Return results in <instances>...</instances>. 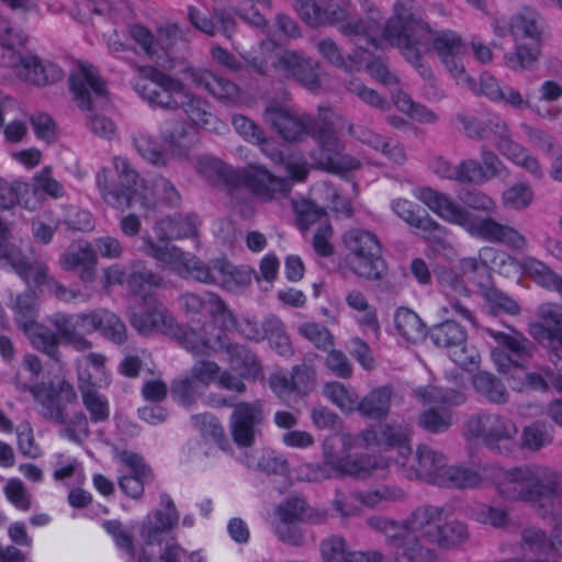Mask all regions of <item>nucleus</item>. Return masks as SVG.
<instances>
[{
  "label": "nucleus",
  "instance_id": "obj_1",
  "mask_svg": "<svg viewBox=\"0 0 562 562\" xmlns=\"http://www.w3.org/2000/svg\"><path fill=\"white\" fill-rule=\"evenodd\" d=\"M262 117L286 142H300L304 136L312 137L317 144L314 158L321 168L337 172L353 167L350 156H341L344 144L337 136V130L342 127L339 124L342 115L331 108L319 105L317 115L313 116L269 103Z\"/></svg>",
  "mask_w": 562,
  "mask_h": 562
},
{
  "label": "nucleus",
  "instance_id": "obj_2",
  "mask_svg": "<svg viewBox=\"0 0 562 562\" xmlns=\"http://www.w3.org/2000/svg\"><path fill=\"white\" fill-rule=\"evenodd\" d=\"M411 36L413 43L423 47L424 52L435 50L448 71L458 80L464 75V67L459 56L464 44L459 34L445 30L432 32L430 25L424 20L423 9L415 0H398L394 4L391 16Z\"/></svg>",
  "mask_w": 562,
  "mask_h": 562
},
{
  "label": "nucleus",
  "instance_id": "obj_3",
  "mask_svg": "<svg viewBox=\"0 0 562 562\" xmlns=\"http://www.w3.org/2000/svg\"><path fill=\"white\" fill-rule=\"evenodd\" d=\"M416 198L448 223L462 226L470 235L505 244L513 249H524L526 238L514 227L501 224L492 217H475L446 193L424 187L416 190Z\"/></svg>",
  "mask_w": 562,
  "mask_h": 562
},
{
  "label": "nucleus",
  "instance_id": "obj_4",
  "mask_svg": "<svg viewBox=\"0 0 562 562\" xmlns=\"http://www.w3.org/2000/svg\"><path fill=\"white\" fill-rule=\"evenodd\" d=\"M113 166V169L102 168L95 177L104 202L122 211L135 205L144 210L154 209L156 200L151 189L146 186L130 161L115 157Z\"/></svg>",
  "mask_w": 562,
  "mask_h": 562
},
{
  "label": "nucleus",
  "instance_id": "obj_5",
  "mask_svg": "<svg viewBox=\"0 0 562 562\" xmlns=\"http://www.w3.org/2000/svg\"><path fill=\"white\" fill-rule=\"evenodd\" d=\"M201 168L210 181L231 186L243 182L254 194L265 200L285 196L292 187L290 180L278 178L262 167H251L239 173L221 160H211L201 164Z\"/></svg>",
  "mask_w": 562,
  "mask_h": 562
},
{
  "label": "nucleus",
  "instance_id": "obj_6",
  "mask_svg": "<svg viewBox=\"0 0 562 562\" xmlns=\"http://www.w3.org/2000/svg\"><path fill=\"white\" fill-rule=\"evenodd\" d=\"M348 250L347 262L358 277L369 281L382 280L387 273V265L382 257L379 237L367 229L351 228L342 235Z\"/></svg>",
  "mask_w": 562,
  "mask_h": 562
},
{
  "label": "nucleus",
  "instance_id": "obj_7",
  "mask_svg": "<svg viewBox=\"0 0 562 562\" xmlns=\"http://www.w3.org/2000/svg\"><path fill=\"white\" fill-rule=\"evenodd\" d=\"M144 251L157 261L171 266L184 279H192L206 285H216L222 258L204 261L195 255L184 252L182 249L169 245L155 244L150 238L144 239Z\"/></svg>",
  "mask_w": 562,
  "mask_h": 562
},
{
  "label": "nucleus",
  "instance_id": "obj_8",
  "mask_svg": "<svg viewBox=\"0 0 562 562\" xmlns=\"http://www.w3.org/2000/svg\"><path fill=\"white\" fill-rule=\"evenodd\" d=\"M464 429L468 437L481 440L485 448L499 454H509L516 448L518 427L507 416L474 414L467 419Z\"/></svg>",
  "mask_w": 562,
  "mask_h": 562
},
{
  "label": "nucleus",
  "instance_id": "obj_9",
  "mask_svg": "<svg viewBox=\"0 0 562 562\" xmlns=\"http://www.w3.org/2000/svg\"><path fill=\"white\" fill-rule=\"evenodd\" d=\"M135 91L151 105L177 110L186 97L183 82L155 67H144L134 82Z\"/></svg>",
  "mask_w": 562,
  "mask_h": 562
},
{
  "label": "nucleus",
  "instance_id": "obj_10",
  "mask_svg": "<svg viewBox=\"0 0 562 562\" xmlns=\"http://www.w3.org/2000/svg\"><path fill=\"white\" fill-rule=\"evenodd\" d=\"M15 387L21 392H29L42 406V415L54 424L65 423L61 401L74 403L77 394L71 384L60 381L56 386L53 383H35L34 379L25 380L22 372L14 378Z\"/></svg>",
  "mask_w": 562,
  "mask_h": 562
},
{
  "label": "nucleus",
  "instance_id": "obj_11",
  "mask_svg": "<svg viewBox=\"0 0 562 562\" xmlns=\"http://www.w3.org/2000/svg\"><path fill=\"white\" fill-rule=\"evenodd\" d=\"M432 342L448 350L450 359L460 368L469 370L479 363L480 355L474 347L468 346L465 329L454 321H445L429 330Z\"/></svg>",
  "mask_w": 562,
  "mask_h": 562
},
{
  "label": "nucleus",
  "instance_id": "obj_12",
  "mask_svg": "<svg viewBox=\"0 0 562 562\" xmlns=\"http://www.w3.org/2000/svg\"><path fill=\"white\" fill-rule=\"evenodd\" d=\"M77 105L83 111L103 109L108 103L105 81L91 65L81 64L69 77Z\"/></svg>",
  "mask_w": 562,
  "mask_h": 562
},
{
  "label": "nucleus",
  "instance_id": "obj_13",
  "mask_svg": "<svg viewBox=\"0 0 562 562\" xmlns=\"http://www.w3.org/2000/svg\"><path fill=\"white\" fill-rule=\"evenodd\" d=\"M486 330L498 345L492 350V358L501 372L506 373L512 366L524 367L536 351L535 344L519 331Z\"/></svg>",
  "mask_w": 562,
  "mask_h": 562
},
{
  "label": "nucleus",
  "instance_id": "obj_14",
  "mask_svg": "<svg viewBox=\"0 0 562 562\" xmlns=\"http://www.w3.org/2000/svg\"><path fill=\"white\" fill-rule=\"evenodd\" d=\"M265 411L262 401L236 403L229 418V430L234 442L239 448L251 447L257 436L261 435Z\"/></svg>",
  "mask_w": 562,
  "mask_h": 562
},
{
  "label": "nucleus",
  "instance_id": "obj_15",
  "mask_svg": "<svg viewBox=\"0 0 562 562\" xmlns=\"http://www.w3.org/2000/svg\"><path fill=\"white\" fill-rule=\"evenodd\" d=\"M384 536L386 544L394 552L398 562H424L432 558V552L424 548L417 537L412 536L406 527V519L397 522L391 519Z\"/></svg>",
  "mask_w": 562,
  "mask_h": 562
},
{
  "label": "nucleus",
  "instance_id": "obj_16",
  "mask_svg": "<svg viewBox=\"0 0 562 562\" xmlns=\"http://www.w3.org/2000/svg\"><path fill=\"white\" fill-rule=\"evenodd\" d=\"M272 68L285 78L296 80L308 90L314 91L321 87L317 64L303 53L285 50L272 61Z\"/></svg>",
  "mask_w": 562,
  "mask_h": 562
},
{
  "label": "nucleus",
  "instance_id": "obj_17",
  "mask_svg": "<svg viewBox=\"0 0 562 562\" xmlns=\"http://www.w3.org/2000/svg\"><path fill=\"white\" fill-rule=\"evenodd\" d=\"M179 302L192 321L200 322L201 317L209 315L213 318L221 316L226 325L235 326L236 324L233 313L222 297L214 292L205 291L202 294L187 292L179 296Z\"/></svg>",
  "mask_w": 562,
  "mask_h": 562
},
{
  "label": "nucleus",
  "instance_id": "obj_18",
  "mask_svg": "<svg viewBox=\"0 0 562 562\" xmlns=\"http://www.w3.org/2000/svg\"><path fill=\"white\" fill-rule=\"evenodd\" d=\"M160 505L166 512L156 509L147 515L140 527V537L146 546L160 544L162 538L179 521V513L168 494L160 496Z\"/></svg>",
  "mask_w": 562,
  "mask_h": 562
},
{
  "label": "nucleus",
  "instance_id": "obj_19",
  "mask_svg": "<svg viewBox=\"0 0 562 562\" xmlns=\"http://www.w3.org/2000/svg\"><path fill=\"white\" fill-rule=\"evenodd\" d=\"M146 311L134 312L130 315L132 327L140 335L153 333L169 335L172 333L176 319L169 310L153 297L146 300Z\"/></svg>",
  "mask_w": 562,
  "mask_h": 562
},
{
  "label": "nucleus",
  "instance_id": "obj_20",
  "mask_svg": "<svg viewBox=\"0 0 562 562\" xmlns=\"http://www.w3.org/2000/svg\"><path fill=\"white\" fill-rule=\"evenodd\" d=\"M530 503L542 505V501L562 498V473L548 467H528Z\"/></svg>",
  "mask_w": 562,
  "mask_h": 562
},
{
  "label": "nucleus",
  "instance_id": "obj_21",
  "mask_svg": "<svg viewBox=\"0 0 562 562\" xmlns=\"http://www.w3.org/2000/svg\"><path fill=\"white\" fill-rule=\"evenodd\" d=\"M446 463V457L441 452L434 450L427 445H419L413 463L409 467H403L404 474L411 480L419 479L438 485Z\"/></svg>",
  "mask_w": 562,
  "mask_h": 562
},
{
  "label": "nucleus",
  "instance_id": "obj_22",
  "mask_svg": "<svg viewBox=\"0 0 562 562\" xmlns=\"http://www.w3.org/2000/svg\"><path fill=\"white\" fill-rule=\"evenodd\" d=\"M404 26L398 25L396 20L391 18L385 23L383 29V37L392 45L402 50L405 59L411 63L425 79H432L434 75L431 69L423 61L422 53H425L423 47L413 43L411 36L403 30Z\"/></svg>",
  "mask_w": 562,
  "mask_h": 562
},
{
  "label": "nucleus",
  "instance_id": "obj_23",
  "mask_svg": "<svg viewBox=\"0 0 562 562\" xmlns=\"http://www.w3.org/2000/svg\"><path fill=\"white\" fill-rule=\"evenodd\" d=\"M7 267H11L27 284L31 278L36 285H41L46 279L47 266L41 261H29L11 243L0 246V268Z\"/></svg>",
  "mask_w": 562,
  "mask_h": 562
},
{
  "label": "nucleus",
  "instance_id": "obj_24",
  "mask_svg": "<svg viewBox=\"0 0 562 562\" xmlns=\"http://www.w3.org/2000/svg\"><path fill=\"white\" fill-rule=\"evenodd\" d=\"M59 265L66 271L80 268L79 278L85 282H91L95 278L97 255L91 244L78 240L63 252Z\"/></svg>",
  "mask_w": 562,
  "mask_h": 562
},
{
  "label": "nucleus",
  "instance_id": "obj_25",
  "mask_svg": "<svg viewBox=\"0 0 562 562\" xmlns=\"http://www.w3.org/2000/svg\"><path fill=\"white\" fill-rule=\"evenodd\" d=\"M445 513L446 508L441 506H419L406 518V527L420 543L422 541L431 543Z\"/></svg>",
  "mask_w": 562,
  "mask_h": 562
},
{
  "label": "nucleus",
  "instance_id": "obj_26",
  "mask_svg": "<svg viewBox=\"0 0 562 562\" xmlns=\"http://www.w3.org/2000/svg\"><path fill=\"white\" fill-rule=\"evenodd\" d=\"M21 66L20 75L29 82L36 86H46L59 81L64 72L55 64L43 61L32 54L19 57Z\"/></svg>",
  "mask_w": 562,
  "mask_h": 562
},
{
  "label": "nucleus",
  "instance_id": "obj_27",
  "mask_svg": "<svg viewBox=\"0 0 562 562\" xmlns=\"http://www.w3.org/2000/svg\"><path fill=\"white\" fill-rule=\"evenodd\" d=\"M379 12L367 19H355L349 15L348 20L339 26V32L350 37L360 50L368 46L378 47L376 34L380 31Z\"/></svg>",
  "mask_w": 562,
  "mask_h": 562
},
{
  "label": "nucleus",
  "instance_id": "obj_28",
  "mask_svg": "<svg viewBox=\"0 0 562 562\" xmlns=\"http://www.w3.org/2000/svg\"><path fill=\"white\" fill-rule=\"evenodd\" d=\"M192 123L199 127L214 133H221L226 124L210 111V103L187 91L180 105Z\"/></svg>",
  "mask_w": 562,
  "mask_h": 562
},
{
  "label": "nucleus",
  "instance_id": "obj_29",
  "mask_svg": "<svg viewBox=\"0 0 562 562\" xmlns=\"http://www.w3.org/2000/svg\"><path fill=\"white\" fill-rule=\"evenodd\" d=\"M194 86L205 89L216 100L226 104L235 103L239 99L240 90L235 82L207 69L195 74Z\"/></svg>",
  "mask_w": 562,
  "mask_h": 562
},
{
  "label": "nucleus",
  "instance_id": "obj_30",
  "mask_svg": "<svg viewBox=\"0 0 562 562\" xmlns=\"http://www.w3.org/2000/svg\"><path fill=\"white\" fill-rule=\"evenodd\" d=\"M324 462L342 475H349L360 480L369 477L378 467L376 458L370 454L336 458L325 452Z\"/></svg>",
  "mask_w": 562,
  "mask_h": 562
},
{
  "label": "nucleus",
  "instance_id": "obj_31",
  "mask_svg": "<svg viewBox=\"0 0 562 562\" xmlns=\"http://www.w3.org/2000/svg\"><path fill=\"white\" fill-rule=\"evenodd\" d=\"M392 209L407 224L426 233L427 238H436L443 231L441 225L430 217L426 211L423 210V214H420L419 207L411 201L397 199L393 202Z\"/></svg>",
  "mask_w": 562,
  "mask_h": 562
},
{
  "label": "nucleus",
  "instance_id": "obj_32",
  "mask_svg": "<svg viewBox=\"0 0 562 562\" xmlns=\"http://www.w3.org/2000/svg\"><path fill=\"white\" fill-rule=\"evenodd\" d=\"M528 467H518L507 470L497 484L499 495L507 501H522L530 503L533 495L529 490Z\"/></svg>",
  "mask_w": 562,
  "mask_h": 562
},
{
  "label": "nucleus",
  "instance_id": "obj_33",
  "mask_svg": "<svg viewBox=\"0 0 562 562\" xmlns=\"http://www.w3.org/2000/svg\"><path fill=\"white\" fill-rule=\"evenodd\" d=\"M482 482L483 475L476 467L446 463L438 486L468 490L480 486Z\"/></svg>",
  "mask_w": 562,
  "mask_h": 562
},
{
  "label": "nucleus",
  "instance_id": "obj_34",
  "mask_svg": "<svg viewBox=\"0 0 562 562\" xmlns=\"http://www.w3.org/2000/svg\"><path fill=\"white\" fill-rule=\"evenodd\" d=\"M392 396L393 387L391 385L375 387L358 403L357 409L367 418L384 419L390 413Z\"/></svg>",
  "mask_w": 562,
  "mask_h": 562
},
{
  "label": "nucleus",
  "instance_id": "obj_35",
  "mask_svg": "<svg viewBox=\"0 0 562 562\" xmlns=\"http://www.w3.org/2000/svg\"><path fill=\"white\" fill-rule=\"evenodd\" d=\"M48 322L56 329L64 344L72 346L78 351H86L92 348L90 340L82 334L75 333L74 314L57 312L49 316Z\"/></svg>",
  "mask_w": 562,
  "mask_h": 562
},
{
  "label": "nucleus",
  "instance_id": "obj_36",
  "mask_svg": "<svg viewBox=\"0 0 562 562\" xmlns=\"http://www.w3.org/2000/svg\"><path fill=\"white\" fill-rule=\"evenodd\" d=\"M474 390L487 402L503 405L508 402V391L501 379L486 371H479L473 376Z\"/></svg>",
  "mask_w": 562,
  "mask_h": 562
},
{
  "label": "nucleus",
  "instance_id": "obj_37",
  "mask_svg": "<svg viewBox=\"0 0 562 562\" xmlns=\"http://www.w3.org/2000/svg\"><path fill=\"white\" fill-rule=\"evenodd\" d=\"M162 284V277L154 272L146 262L134 261L131 263L127 285L132 293L140 295L153 288H160Z\"/></svg>",
  "mask_w": 562,
  "mask_h": 562
},
{
  "label": "nucleus",
  "instance_id": "obj_38",
  "mask_svg": "<svg viewBox=\"0 0 562 562\" xmlns=\"http://www.w3.org/2000/svg\"><path fill=\"white\" fill-rule=\"evenodd\" d=\"M539 20L540 16L535 10L525 8L512 18L509 33L516 41L524 38H528L531 43L542 41Z\"/></svg>",
  "mask_w": 562,
  "mask_h": 562
},
{
  "label": "nucleus",
  "instance_id": "obj_39",
  "mask_svg": "<svg viewBox=\"0 0 562 562\" xmlns=\"http://www.w3.org/2000/svg\"><path fill=\"white\" fill-rule=\"evenodd\" d=\"M397 333L408 342L416 344L427 336L426 325L412 310L400 307L394 315Z\"/></svg>",
  "mask_w": 562,
  "mask_h": 562
},
{
  "label": "nucleus",
  "instance_id": "obj_40",
  "mask_svg": "<svg viewBox=\"0 0 562 562\" xmlns=\"http://www.w3.org/2000/svg\"><path fill=\"white\" fill-rule=\"evenodd\" d=\"M14 321L23 330H30L37 325L38 317V297L34 290L27 289L19 294L15 300Z\"/></svg>",
  "mask_w": 562,
  "mask_h": 562
},
{
  "label": "nucleus",
  "instance_id": "obj_41",
  "mask_svg": "<svg viewBox=\"0 0 562 562\" xmlns=\"http://www.w3.org/2000/svg\"><path fill=\"white\" fill-rule=\"evenodd\" d=\"M27 335L32 346L46 355L52 360L60 361L59 345L61 339L57 333L52 331L47 326L37 324L34 328L24 331Z\"/></svg>",
  "mask_w": 562,
  "mask_h": 562
},
{
  "label": "nucleus",
  "instance_id": "obj_42",
  "mask_svg": "<svg viewBox=\"0 0 562 562\" xmlns=\"http://www.w3.org/2000/svg\"><path fill=\"white\" fill-rule=\"evenodd\" d=\"M263 333H256L252 336L254 339L268 338L270 346L280 356H290L293 353L291 341L289 336L285 334L283 323L277 317H269L262 323Z\"/></svg>",
  "mask_w": 562,
  "mask_h": 562
},
{
  "label": "nucleus",
  "instance_id": "obj_43",
  "mask_svg": "<svg viewBox=\"0 0 562 562\" xmlns=\"http://www.w3.org/2000/svg\"><path fill=\"white\" fill-rule=\"evenodd\" d=\"M542 41H536L529 44H517L515 52L506 53L504 55L505 65L517 71L530 69L535 63L538 61L541 55Z\"/></svg>",
  "mask_w": 562,
  "mask_h": 562
},
{
  "label": "nucleus",
  "instance_id": "obj_44",
  "mask_svg": "<svg viewBox=\"0 0 562 562\" xmlns=\"http://www.w3.org/2000/svg\"><path fill=\"white\" fill-rule=\"evenodd\" d=\"M161 241L171 238H187L196 234L193 216H175L168 221H161L155 227Z\"/></svg>",
  "mask_w": 562,
  "mask_h": 562
},
{
  "label": "nucleus",
  "instance_id": "obj_45",
  "mask_svg": "<svg viewBox=\"0 0 562 562\" xmlns=\"http://www.w3.org/2000/svg\"><path fill=\"white\" fill-rule=\"evenodd\" d=\"M97 331L116 345L127 340V328L123 321L105 308H98Z\"/></svg>",
  "mask_w": 562,
  "mask_h": 562
},
{
  "label": "nucleus",
  "instance_id": "obj_46",
  "mask_svg": "<svg viewBox=\"0 0 562 562\" xmlns=\"http://www.w3.org/2000/svg\"><path fill=\"white\" fill-rule=\"evenodd\" d=\"M412 430L406 425L387 424L381 428V442L390 447H398L400 458L396 463L402 467L406 465L408 456L411 454V448L407 446Z\"/></svg>",
  "mask_w": 562,
  "mask_h": 562
},
{
  "label": "nucleus",
  "instance_id": "obj_47",
  "mask_svg": "<svg viewBox=\"0 0 562 562\" xmlns=\"http://www.w3.org/2000/svg\"><path fill=\"white\" fill-rule=\"evenodd\" d=\"M221 269L216 285L227 291L235 292L245 289L250 282L252 272L245 268H237L226 258H222Z\"/></svg>",
  "mask_w": 562,
  "mask_h": 562
},
{
  "label": "nucleus",
  "instance_id": "obj_48",
  "mask_svg": "<svg viewBox=\"0 0 562 562\" xmlns=\"http://www.w3.org/2000/svg\"><path fill=\"white\" fill-rule=\"evenodd\" d=\"M191 422L202 436L213 439L222 450L231 448L225 430L215 416L209 413L198 414L191 417Z\"/></svg>",
  "mask_w": 562,
  "mask_h": 562
},
{
  "label": "nucleus",
  "instance_id": "obj_49",
  "mask_svg": "<svg viewBox=\"0 0 562 562\" xmlns=\"http://www.w3.org/2000/svg\"><path fill=\"white\" fill-rule=\"evenodd\" d=\"M552 427L536 422L524 427L520 437V447L530 451H539L552 442Z\"/></svg>",
  "mask_w": 562,
  "mask_h": 562
},
{
  "label": "nucleus",
  "instance_id": "obj_50",
  "mask_svg": "<svg viewBox=\"0 0 562 562\" xmlns=\"http://www.w3.org/2000/svg\"><path fill=\"white\" fill-rule=\"evenodd\" d=\"M521 546L532 553L555 552V541L539 527L530 526L521 530Z\"/></svg>",
  "mask_w": 562,
  "mask_h": 562
},
{
  "label": "nucleus",
  "instance_id": "obj_51",
  "mask_svg": "<svg viewBox=\"0 0 562 562\" xmlns=\"http://www.w3.org/2000/svg\"><path fill=\"white\" fill-rule=\"evenodd\" d=\"M168 336L175 338L179 344L193 355H203L211 347L210 338L200 335L194 329H184L175 322L172 333Z\"/></svg>",
  "mask_w": 562,
  "mask_h": 562
},
{
  "label": "nucleus",
  "instance_id": "obj_52",
  "mask_svg": "<svg viewBox=\"0 0 562 562\" xmlns=\"http://www.w3.org/2000/svg\"><path fill=\"white\" fill-rule=\"evenodd\" d=\"M496 250L490 247H484L480 250L479 258L465 257L459 260V270L461 276L468 277L469 279L481 284L480 277L488 274L487 258L492 255H496Z\"/></svg>",
  "mask_w": 562,
  "mask_h": 562
},
{
  "label": "nucleus",
  "instance_id": "obj_53",
  "mask_svg": "<svg viewBox=\"0 0 562 562\" xmlns=\"http://www.w3.org/2000/svg\"><path fill=\"white\" fill-rule=\"evenodd\" d=\"M436 537L431 543L439 546L440 548H449L458 546L468 538V530L463 522L452 520L446 524L439 522Z\"/></svg>",
  "mask_w": 562,
  "mask_h": 562
},
{
  "label": "nucleus",
  "instance_id": "obj_54",
  "mask_svg": "<svg viewBox=\"0 0 562 562\" xmlns=\"http://www.w3.org/2000/svg\"><path fill=\"white\" fill-rule=\"evenodd\" d=\"M417 425L429 434L445 432L452 425V415L447 411L428 408L418 415Z\"/></svg>",
  "mask_w": 562,
  "mask_h": 562
},
{
  "label": "nucleus",
  "instance_id": "obj_55",
  "mask_svg": "<svg viewBox=\"0 0 562 562\" xmlns=\"http://www.w3.org/2000/svg\"><path fill=\"white\" fill-rule=\"evenodd\" d=\"M484 297L488 304V311L493 315L506 313L509 315H518L520 307L518 303L505 292L494 288L486 286L483 291Z\"/></svg>",
  "mask_w": 562,
  "mask_h": 562
},
{
  "label": "nucleus",
  "instance_id": "obj_56",
  "mask_svg": "<svg viewBox=\"0 0 562 562\" xmlns=\"http://www.w3.org/2000/svg\"><path fill=\"white\" fill-rule=\"evenodd\" d=\"M82 402L87 411L90 413L92 422H104L109 418V406L106 400L101 396L91 385L80 384Z\"/></svg>",
  "mask_w": 562,
  "mask_h": 562
},
{
  "label": "nucleus",
  "instance_id": "obj_57",
  "mask_svg": "<svg viewBox=\"0 0 562 562\" xmlns=\"http://www.w3.org/2000/svg\"><path fill=\"white\" fill-rule=\"evenodd\" d=\"M318 53L330 64L351 71L358 58V53L348 56L346 60L340 48L331 38H323L316 44Z\"/></svg>",
  "mask_w": 562,
  "mask_h": 562
},
{
  "label": "nucleus",
  "instance_id": "obj_58",
  "mask_svg": "<svg viewBox=\"0 0 562 562\" xmlns=\"http://www.w3.org/2000/svg\"><path fill=\"white\" fill-rule=\"evenodd\" d=\"M459 201L468 209L479 212L494 213L496 202L486 193L477 189H464L458 194Z\"/></svg>",
  "mask_w": 562,
  "mask_h": 562
},
{
  "label": "nucleus",
  "instance_id": "obj_59",
  "mask_svg": "<svg viewBox=\"0 0 562 562\" xmlns=\"http://www.w3.org/2000/svg\"><path fill=\"white\" fill-rule=\"evenodd\" d=\"M526 271L538 284L555 291L562 278V276L557 274L549 266L536 259H529L526 262Z\"/></svg>",
  "mask_w": 562,
  "mask_h": 562
},
{
  "label": "nucleus",
  "instance_id": "obj_60",
  "mask_svg": "<svg viewBox=\"0 0 562 562\" xmlns=\"http://www.w3.org/2000/svg\"><path fill=\"white\" fill-rule=\"evenodd\" d=\"M299 333L310 340L317 349L328 351L334 347V336L317 323H304L299 326Z\"/></svg>",
  "mask_w": 562,
  "mask_h": 562
},
{
  "label": "nucleus",
  "instance_id": "obj_61",
  "mask_svg": "<svg viewBox=\"0 0 562 562\" xmlns=\"http://www.w3.org/2000/svg\"><path fill=\"white\" fill-rule=\"evenodd\" d=\"M533 193L528 183L518 182L506 189L502 194L505 206L514 210H524L532 201Z\"/></svg>",
  "mask_w": 562,
  "mask_h": 562
},
{
  "label": "nucleus",
  "instance_id": "obj_62",
  "mask_svg": "<svg viewBox=\"0 0 562 562\" xmlns=\"http://www.w3.org/2000/svg\"><path fill=\"white\" fill-rule=\"evenodd\" d=\"M134 146L137 153L154 166H165L166 156L160 150L154 138L146 134H138L133 137Z\"/></svg>",
  "mask_w": 562,
  "mask_h": 562
},
{
  "label": "nucleus",
  "instance_id": "obj_63",
  "mask_svg": "<svg viewBox=\"0 0 562 562\" xmlns=\"http://www.w3.org/2000/svg\"><path fill=\"white\" fill-rule=\"evenodd\" d=\"M537 316L555 331V340L562 346V307L552 303H543L538 306Z\"/></svg>",
  "mask_w": 562,
  "mask_h": 562
},
{
  "label": "nucleus",
  "instance_id": "obj_64",
  "mask_svg": "<svg viewBox=\"0 0 562 562\" xmlns=\"http://www.w3.org/2000/svg\"><path fill=\"white\" fill-rule=\"evenodd\" d=\"M349 551L345 539L338 536H333L321 544V552L325 562H346Z\"/></svg>",
  "mask_w": 562,
  "mask_h": 562
}]
</instances>
